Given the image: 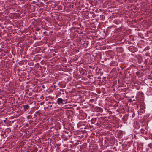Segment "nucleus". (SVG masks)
<instances>
[{
	"mask_svg": "<svg viewBox=\"0 0 152 152\" xmlns=\"http://www.w3.org/2000/svg\"><path fill=\"white\" fill-rule=\"evenodd\" d=\"M62 99L61 98H58V99L57 102L58 104L61 103L62 102Z\"/></svg>",
	"mask_w": 152,
	"mask_h": 152,
	"instance_id": "f257e3e1",
	"label": "nucleus"
},
{
	"mask_svg": "<svg viewBox=\"0 0 152 152\" xmlns=\"http://www.w3.org/2000/svg\"><path fill=\"white\" fill-rule=\"evenodd\" d=\"M23 107L24 109H28L29 108V106L28 105H23Z\"/></svg>",
	"mask_w": 152,
	"mask_h": 152,
	"instance_id": "f03ea898",
	"label": "nucleus"
}]
</instances>
